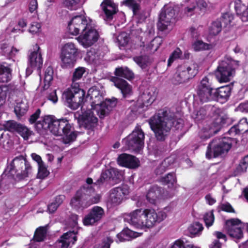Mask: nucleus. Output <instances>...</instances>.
<instances>
[{
	"label": "nucleus",
	"mask_w": 248,
	"mask_h": 248,
	"mask_svg": "<svg viewBox=\"0 0 248 248\" xmlns=\"http://www.w3.org/2000/svg\"><path fill=\"white\" fill-rule=\"evenodd\" d=\"M148 123L155 138L159 141L166 140L172 127L181 130L184 126L183 120L177 118L175 114L167 108L159 109L149 119Z\"/></svg>",
	"instance_id": "obj_1"
},
{
	"label": "nucleus",
	"mask_w": 248,
	"mask_h": 248,
	"mask_svg": "<svg viewBox=\"0 0 248 248\" xmlns=\"http://www.w3.org/2000/svg\"><path fill=\"white\" fill-rule=\"evenodd\" d=\"M166 217L164 212L157 213L152 208H139L128 214L124 219L137 229H145L153 227Z\"/></svg>",
	"instance_id": "obj_2"
},
{
	"label": "nucleus",
	"mask_w": 248,
	"mask_h": 248,
	"mask_svg": "<svg viewBox=\"0 0 248 248\" xmlns=\"http://www.w3.org/2000/svg\"><path fill=\"white\" fill-rule=\"evenodd\" d=\"M94 193V189L92 186H83L71 199V206L76 210H83L92 204L98 203L101 197L99 194L93 196Z\"/></svg>",
	"instance_id": "obj_3"
},
{
	"label": "nucleus",
	"mask_w": 248,
	"mask_h": 248,
	"mask_svg": "<svg viewBox=\"0 0 248 248\" xmlns=\"http://www.w3.org/2000/svg\"><path fill=\"white\" fill-rule=\"evenodd\" d=\"M32 172V167L22 155L15 157L4 171L3 175L8 177L22 180L28 177Z\"/></svg>",
	"instance_id": "obj_4"
},
{
	"label": "nucleus",
	"mask_w": 248,
	"mask_h": 248,
	"mask_svg": "<svg viewBox=\"0 0 248 248\" xmlns=\"http://www.w3.org/2000/svg\"><path fill=\"white\" fill-rule=\"evenodd\" d=\"M85 95V92L79 88V84L74 83L62 93V100L67 107L76 110L82 105Z\"/></svg>",
	"instance_id": "obj_5"
},
{
	"label": "nucleus",
	"mask_w": 248,
	"mask_h": 248,
	"mask_svg": "<svg viewBox=\"0 0 248 248\" xmlns=\"http://www.w3.org/2000/svg\"><path fill=\"white\" fill-rule=\"evenodd\" d=\"M234 141H236V139L231 137L213 140L207 146L206 157L208 159L216 158L228 152L232 146V142Z\"/></svg>",
	"instance_id": "obj_6"
},
{
	"label": "nucleus",
	"mask_w": 248,
	"mask_h": 248,
	"mask_svg": "<svg viewBox=\"0 0 248 248\" xmlns=\"http://www.w3.org/2000/svg\"><path fill=\"white\" fill-rule=\"evenodd\" d=\"M62 121L63 118L58 119L54 116H45L42 120L37 121L35 129L41 135H45L49 130L54 135L59 136L60 135Z\"/></svg>",
	"instance_id": "obj_7"
},
{
	"label": "nucleus",
	"mask_w": 248,
	"mask_h": 248,
	"mask_svg": "<svg viewBox=\"0 0 248 248\" xmlns=\"http://www.w3.org/2000/svg\"><path fill=\"white\" fill-rule=\"evenodd\" d=\"M79 50L73 43H67L61 49L60 58L62 68H72L77 62Z\"/></svg>",
	"instance_id": "obj_8"
},
{
	"label": "nucleus",
	"mask_w": 248,
	"mask_h": 248,
	"mask_svg": "<svg viewBox=\"0 0 248 248\" xmlns=\"http://www.w3.org/2000/svg\"><path fill=\"white\" fill-rule=\"evenodd\" d=\"M240 62L231 59L221 61L219 63L215 75L218 81L222 82H227L230 81V77L232 73L239 65Z\"/></svg>",
	"instance_id": "obj_9"
},
{
	"label": "nucleus",
	"mask_w": 248,
	"mask_h": 248,
	"mask_svg": "<svg viewBox=\"0 0 248 248\" xmlns=\"http://www.w3.org/2000/svg\"><path fill=\"white\" fill-rule=\"evenodd\" d=\"M199 66L194 63L191 66L183 64L179 65L172 79L174 84H183L193 78L198 73Z\"/></svg>",
	"instance_id": "obj_10"
},
{
	"label": "nucleus",
	"mask_w": 248,
	"mask_h": 248,
	"mask_svg": "<svg viewBox=\"0 0 248 248\" xmlns=\"http://www.w3.org/2000/svg\"><path fill=\"white\" fill-rule=\"evenodd\" d=\"M214 89L209 78L205 76L196 87V96L202 103L213 101L215 97Z\"/></svg>",
	"instance_id": "obj_11"
},
{
	"label": "nucleus",
	"mask_w": 248,
	"mask_h": 248,
	"mask_svg": "<svg viewBox=\"0 0 248 248\" xmlns=\"http://www.w3.org/2000/svg\"><path fill=\"white\" fill-rule=\"evenodd\" d=\"M144 133L142 129L136 127L123 141L129 149L140 152L144 146Z\"/></svg>",
	"instance_id": "obj_12"
},
{
	"label": "nucleus",
	"mask_w": 248,
	"mask_h": 248,
	"mask_svg": "<svg viewBox=\"0 0 248 248\" xmlns=\"http://www.w3.org/2000/svg\"><path fill=\"white\" fill-rule=\"evenodd\" d=\"M92 24L86 18L82 16H74L68 24V29L69 32L74 35H77L89 28Z\"/></svg>",
	"instance_id": "obj_13"
},
{
	"label": "nucleus",
	"mask_w": 248,
	"mask_h": 248,
	"mask_svg": "<svg viewBox=\"0 0 248 248\" xmlns=\"http://www.w3.org/2000/svg\"><path fill=\"white\" fill-rule=\"evenodd\" d=\"M99 34L98 31L90 25L86 31L82 32L78 37V42L84 47H90L98 40Z\"/></svg>",
	"instance_id": "obj_14"
},
{
	"label": "nucleus",
	"mask_w": 248,
	"mask_h": 248,
	"mask_svg": "<svg viewBox=\"0 0 248 248\" xmlns=\"http://www.w3.org/2000/svg\"><path fill=\"white\" fill-rule=\"evenodd\" d=\"M104 216V210L100 206H94L83 218V224L86 226L96 225Z\"/></svg>",
	"instance_id": "obj_15"
},
{
	"label": "nucleus",
	"mask_w": 248,
	"mask_h": 248,
	"mask_svg": "<svg viewBox=\"0 0 248 248\" xmlns=\"http://www.w3.org/2000/svg\"><path fill=\"white\" fill-rule=\"evenodd\" d=\"M242 221L238 218H231L226 220L225 228L229 235L236 240H239L243 237V232L240 225Z\"/></svg>",
	"instance_id": "obj_16"
},
{
	"label": "nucleus",
	"mask_w": 248,
	"mask_h": 248,
	"mask_svg": "<svg viewBox=\"0 0 248 248\" xmlns=\"http://www.w3.org/2000/svg\"><path fill=\"white\" fill-rule=\"evenodd\" d=\"M59 136H63L62 142L64 144H69L76 140L78 136V132L72 131V125L66 118H63Z\"/></svg>",
	"instance_id": "obj_17"
},
{
	"label": "nucleus",
	"mask_w": 248,
	"mask_h": 248,
	"mask_svg": "<svg viewBox=\"0 0 248 248\" xmlns=\"http://www.w3.org/2000/svg\"><path fill=\"white\" fill-rule=\"evenodd\" d=\"M78 120L84 125V128L88 130L87 133L89 135L93 134L94 128L96 125L98 119L93 115V112L90 109L82 112V114L79 116Z\"/></svg>",
	"instance_id": "obj_18"
},
{
	"label": "nucleus",
	"mask_w": 248,
	"mask_h": 248,
	"mask_svg": "<svg viewBox=\"0 0 248 248\" xmlns=\"http://www.w3.org/2000/svg\"><path fill=\"white\" fill-rule=\"evenodd\" d=\"M110 81L121 91L123 98H125L132 95V86L124 79L116 77H112Z\"/></svg>",
	"instance_id": "obj_19"
},
{
	"label": "nucleus",
	"mask_w": 248,
	"mask_h": 248,
	"mask_svg": "<svg viewBox=\"0 0 248 248\" xmlns=\"http://www.w3.org/2000/svg\"><path fill=\"white\" fill-rule=\"evenodd\" d=\"M101 6L105 14L104 20L107 21H112L114 15L118 12V6L112 0H104Z\"/></svg>",
	"instance_id": "obj_20"
},
{
	"label": "nucleus",
	"mask_w": 248,
	"mask_h": 248,
	"mask_svg": "<svg viewBox=\"0 0 248 248\" xmlns=\"http://www.w3.org/2000/svg\"><path fill=\"white\" fill-rule=\"evenodd\" d=\"M87 95L90 98L92 109L97 110L100 108L104 101V96L100 91L95 87L91 88Z\"/></svg>",
	"instance_id": "obj_21"
},
{
	"label": "nucleus",
	"mask_w": 248,
	"mask_h": 248,
	"mask_svg": "<svg viewBox=\"0 0 248 248\" xmlns=\"http://www.w3.org/2000/svg\"><path fill=\"white\" fill-rule=\"evenodd\" d=\"M117 161L120 166L128 168H136L139 165V161L136 157L125 153L119 155L117 158Z\"/></svg>",
	"instance_id": "obj_22"
},
{
	"label": "nucleus",
	"mask_w": 248,
	"mask_h": 248,
	"mask_svg": "<svg viewBox=\"0 0 248 248\" xmlns=\"http://www.w3.org/2000/svg\"><path fill=\"white\" fill-rule=\"evenodd\" d=\"M174 11L172 9L162 12L159 15V20L157 23L158 29L160 31L166 30L170 24L171 20L174 18Z\"/></svg>",
	"instance_id": "obj_23"
},
{
	"label": "nucleus",
	"mask_w": 248,
	"mask_h": 248,
	"mask_svg": "<svg viewBox=\"0 0 248 248\" xmlns=\"http://www.w3.org/2000/svg\"><path fill=\"white\" fill-rule=\"evenodd\" d=\"M129 194V188L127 185H122L120 186L113 188L111 190V200L112 202L119 204L124 197Z\"/></svg>",
	"instance_id": "obj_24"
},
{
	"label": "nucleus",
	"mask_w": 248,
	"mask_h": 248,
	"mask_svg": "<svg viewBox=\"0 0 248 248\" xmlns=\"http://www.w3.org/2000/svg\"><path fill=\"white\" fill-rule=\"evenodd\" d=\"M117 103L118 99L115 97L104 100L102 105L97 110L99 117L102 119L108 115L112 108L116 106Z\"/></svg>",
	"instance_id": "obj_25"
},
{
	"label": "nucleus",
	"mask_w": 248,
	"mask_h": 248,
	"mask_svg": "<svg viewBox=\"0 0 248 248\" xmlns=\"http://www.w3.org/2000/svg\"><path fill=\"white\" fill-rule=\"evenodd\" d=\"M231 93V88L229 86H222L218 88H214V95L215 96L213 101L221 103L226 102Z\"/></svg>",
	"instance_id": "obj_26"
},
{
	"label": "nucleus",
	"mask_w": 248,
	"mask_h": 248,
	"mask_svg": "<svg viewBox=\"0 0 248 248\" xmlns=\"http://www.w3.org/2000/svg\"><path fill=\"white\" fill-rule=\"evenodd\" d=\"M77 231H70L64 233L57 242L61 248H68L71 244L74 245L77 241Z\"/></svg>",
	"instance_id": "obj_27"
},
{
	"label": "nucleus",
	"mask_w": 248,
	"mask_h": 248,
	"mask_svg": "<svg viewBox=\"0 0 248 248\" xmlns=\"http://www.w3.org/2000/svg\"><path fill=\"white\" fill-rule=\"evenodd\" d=\"M248 132V122L246 118L241 119L237 124L232 126L228 131L232 136L240 135Z\"/></svg>",
	"instance_id": "obj_28"
},
{
	"label": "nucleus",
	"mask_w": 248,
	"mask_h": 248,
	"mask_svg": "<svg viewBox=\"0 0 248 248\" xmlns=\"http://www.w3.org/2000/svg\"><path fill=\"white\" fill-rule=\"evenodd\" d=\"M12 65L3 62L0 64V82H8L12 79Z\"/></svg>",
	"instance_id": "obj_29"
},
{
	"label": "nucleus",
	"mask_w": 248,
	"mask_h": 248,
	"mask_svg": "<svg viewBox=\"0 0 248 248\" xmlns=\"http://www.w3.org/2000/svg\"><path fill=\"white\" fill-rule=\"evenodd\" d=\"M40 48H38L37 51L32 52L29 57V62L30 66L33 69L40 70L43 65V59L42 55L39 52Z\"/></svg>",
	"instance_id": "obj_30"
},
{
	"label": "nucleus",
	"mask_w": 248,
	"mask_h": 248,
	"mask_svg": "<svg viewBox=\"0 0 248 248\" xmlns=\"http://www.w3.org/2000/svg\"><path fill=\"white\" fill-rule=\"evenodd\" d=\"M163 193V189L157 185H153L149 189L146 199L151 203H155V201L160 198Z\"/></svg>",
	"instance_id": "obj_31"
},
{
	"label": "nucleus",
	"mask_w": 248,
	"mask_h": 248,
	"mask_svg": "<svg viewBox=\"0 0 248 248\" xmlns=\"http://www.w3.org/2000/svg\"><path fill=\"white\" fill-rule=\"evenodd\" d=\"M177 177L174 172L167 173L159 178L158 182L163 185L167 186L169 188H172L177 183Z\"/></svg>",
	"instance_id": "obj_32"
},
{
	"label": "nucleus",
	"mask_w": 248,
	"mask_h": 248,
	"mask_svg": "<svg viewBox=\"0 0 248 248\" xmlns=\"http://www.w3.org/2000/svg\"><path fill=\"white\" fill-rule=\"evenodd\" d=\"M115 77H122L131 80L134 78V73L127 67H118L115 68L114 73Z\"/></svg>",
	"instance_id": "obj_33"
},
{
	"label": "nucleus",
	"mask_w": 248,
	"mask_h": 248,
	"mask_svg": "<svg viewBox=\"0 0 248 248\" xmlns=\"http://www.w3.org/2000/svg\"><path fill=\"white\" fill-rule=\"evenodd\" d=\"M170 248H199L194 246L190 240L182 237L175 240L171 246Z\"/></svg>",
	"instance_id": "obj_34"
},
{
	"label": "nucleus",
	"mask_w": 248,
	"mask_h": 248,
	"mask_svg": "<svg viewBox=\"0 0 248 248\" xmlns=\"http://www.w3.org/2000/svg\"><path fill=\"white\" fill-rule=\"evenodd\" d=\"M28 109L27 103L22 100L16 101V105L14 108V112L17 117H20L26 113Z\"/></svg>",
	"instance_id": "obj_35"
},
{
	"label": "nucleus",
	"mask_w": 248,
	"mask_h": 248,
	"mask_svg": "<svg viewBox=\"0 0 248 248\" xmlns=\"http://www.w3.org/2000/svg\"><path fill=\"white\" fill-rule=\"evenodd\" d=\"M65 196L60 195L55 198L54 200L47 205V210L50 213H54L62 204L65 199Z\"/></svg>",
	"instance_id": "obj_36"
},
{
	"label": "nucleus",
	"mask_w": 248,
	"mask_h": 248,
	"mask_svg": "<svg viewBox=\"0 0 248 248\" xmlns=\"http://www.w3.org/2000/svg\"><path fill=\"white\" fill-rule=\"evenodd\" d=\"M234 18V16L233 14L226 12L223 13L221 17L217 19L220 21L224 27H227L232 25Z\"/></svg>",
	"instance_id": "obj_37"
},
{
	"label": "nucleus",
	"mask_w": 248,
	"mask_h": 248,
	"mask_svg": "<svg viewBox=\"0 0 248 248\" xmlns=\"http://www.w3.org/2000/svg\"><path fill=\"white\" fill-rule=\"evenodd\" d=\"M236 14L238 16L248 7V0H235L233 2Z\"/></svg>",
	"instance_id": "obj_38"
},
{
	"label": "nucleus",
	"mask_w": 248,
	"mask_h": 248,
	"mask_svg": "<svg viewBox=\"0 0 248 248\" xmlns=\"http://www.w3.org/2000/svg\"><path fill=\"white\" fill-rule=\"evenodd\" d=\"M16 133L20 135L25 140H28L29 137L33 134L31 130L20 123Z\"/></svg>",
	"instance_id": "obj_39"
},
{
	"label": "nucleus",
	"mask_w": 248,
	"mask_h": 248,
	"mask_svg": "<svg viewBox=\"0 0 248 248\" xmlns=\"http://www.w3.org/2000/svg\"><path fill=\"white\" fill-rule=\"evenodd\" d=\"M134 232L129 229H124L117 235L120 242L130 240L133 236Z\"/></svg>",
	"instance_id": "obj_40"
},
{
	"label": "nucleus",
	"mask_w": 248,
	"mask_h": 248,
	"mask_svg": "<svg viewBox=\"0 0 248 248\" xmlns=\"http://www.w3.org/2000/svg\"><path fill=\"white\" fill-rule=\"evenodd\" d=\"M19 124L20 123L14 120H9L5 122L3 124V127L5 131L16 133Z\"/></svg>",
	"instance_id": "obj_41"
},
{
	"label": "nucleus",
	"mask_w": 248,
	"mask_h": 248,
	"mask_svg": "<svg viewBox=\"0 0 248 248\" xmlns=\"http://www.w3.org/2000/svg\"><path fill=\"white\" fill-rule=\"evenodd\" d=\"M192 46L195 51L210 50L213 48L212 45L204 43L202 40H197Z\"/></svg>",
	"instance_id": "obj_42"
},
{
	"label": "nucleus",
	"mask_w": 248,
	"mask_h": 248,
	"mask_svg": "<svg viewBox=\"0 0 248 248\" xmlns=\"http://www.w3.org/2000/svg\"><path fill=\"white\" fill-rule=\"evenodd\" d=\"M223 26L218 19L212 22L209 28V33L212 35H217L220 33Z\"/></svg>",
	"instance_id": "obj_43"
},
{
	"label": "nucleus",
	"mask_w": 248,
	"mask_h": 248,
	"mask_svg": "<svg viewBox=\"0 0 248 248\" xmlns=\"http://www.w3.org/2000/svg\"><path fill=\"white\" fill-rule=\"evenodd\" d=\"M53 68L51 66H49L46 70L45 72V77H44V82L45 87H47V88L50 85V83L51 81L53 80Z\"/></svg>",
	"instance_id": "obj_44"
},
{
	"label": "nucleus",
	"mask_w": 248,
	"mask_h": 248,
	"mask_svg": "<svg viewBox=\"0 0 248 248\" xmlns=\"http://www.w3.org/2000/svg\"><path fill=\"white\" fill-rule=\"evenodd\" d=\"M134 61L142 69H145L150 63L149 58L147 56L135 57Z\"/></svg>",
	"instance_id": "obj_45"
},
{
	"label": "nucleus",
	"mask_w": 248,
	"mask_h": 248,
	"mask_svg": "<svg viewBox=\"0 0 248 248\" xmlns=\"http://www.w3.org/2000/svg\"><path fill=\"white\" fill-rule=\"evenodd\" d=\"M226 123V119L224 117L218 116L212 123V127L215 128L214 134H217Z\"/></svg>",
	"instance_id": "obj_46"
},
{
	"label": "nucleus",
	"mask_w": 248,
	"mask_h": 248,
	"mask_svg": "<svg viewBox=\"0 0 248 248\" xmlns=\"http://www.w3.org/2000/svg\"><path fill=\"white\" fill-rule=\"evenodd\" d=\"M85 72L86 68L85 67H78L76 68L72 75V84L77 83L76 81L79 80L82 78L83 75L85 73Z\"/></svg>",
	"instance_id": "obj_47"
},
{
	"label": "nucleus",
	"mask_w": 248,
	"mask_h": 248,
	"mask_svg": "<svg viewBox=\"0 0 248 248\" xmlns=\"http://www.w3.org/2000/svg\"><path fill=\"white\" fill-rule=\"evenodd\" d=\"M46 234V230L43 227L37 228L34 232L33 239L35 241L40 242L44 241Z\"/></svg>",
	"instance_id": "obj_48"
},
{
	"label": "nucleus",
	"mask_w": 248,
	"mask_h": 248,
	"mask_svg": "<svg viewBox=\"0 0 248 248\" xmlns=\"http://www.w3.org/2000/svg\"><path fill=\"white\" fill-rule=\"evenodd\" d=\"M162 42L163 40L161 37L159 36L156 37L150 42L147 48L153 50V51H156L160 47Z\"/></svg>",
	"instance_id": "obj_49"
},
{
	"label": "nucleus",
	"mask_w": 248,
	"mask_h": 248,
	"mask_svg": "<svg viewBox=\"0 0 248 248\" xmlns=\"http://www.w3.org/2000/svg\"><path fill=\"white\" fill-rule=\"evenodd\" d=\"M203 229L202 224L195 222L191 224L188 228L189 232L192 235H196L201 232Z\"/></svg>",
	"instance_id": "obj_50"
},
{
	"label": "nucleus",
	"mask_w": 248,
	"mask_h": 248,
	"mask_svg": "<svg viewBox=\"0 0 248 248\" xmlns=\"http://www.w3.org/2000/svg\"><path fill=\"white\" fill-rule=\"evenodd\" d=\"M206 113V109L203 108H201L198 110H195L193 112L192 117L195 122H199L205 118Z\"/></svg>",
	"instance_id": "obj_51"
},
{
	"label": "nucleus",
	"mask_w": 248,
	"mask_h": 248,
	"mask_svg": "<svg viewBox=\"0 0 248 248\" xmlns=\"http://www.w3.org/2000/svg\"><path fill=\"white\" fill-rule=\"evenodd\" d=\"M142 104L144 106H148L152 104L155 100L154 96H152L150 93H143L140 96Z\"/></svg>",
	"instance_id": "obj_52"
},
{
	"label": "nucleus",
	"mask_w": 248,
	"mask_h": 248,
	"mask_svg": "<svg viewBox=\"0 0 248 248\" xmlns=\"http://www.w3.org/2000/svg\"><path fill=\"white\" fill-rule=\"evenodd\" d=\"M9 91L8 86H0V107L5 103Z\"/></svg>",
	"instance_id": "obj_53"
},
{
	"label": "nucleus",
	"mask_w": 248,
	"mask_h": 248,
	"mask_svg": "<svg viewBox=\"0 0 248 248\" xmlns=\"http://www.w3.org/2000/svg\"><path fill=\"white\" fill-rule=\"evenodd\" d=\"M203 219L206 226L207 228L211 227L213 224L215 219L213 210L205 213Z\"/></svg>",
	"instance_id": "obj_54"
},
{
	"label": "nucleus",
	"mask_w": 248,
	"mask_h": 248,
	"mask_svg": "<svg viewBox=\"0 0 248 248\" xmlns=\"http://www.w3.org/2000/svg\"><path fill=\"white\" fill-rule=\"evenodd\" d=\"M182 54V52L179 48L174 50L168 60V66H170L175 60L180 58Z\"/></svg>",
	"instance_id": "obj_55"
},
{
	"label": "nucleus",
	"mask_w": 248,
	"mask_h": 248,
	"mask_svg": "<svg viewBox=\"0 0 248 248\" xmlns=\"http://www.w3.org/2000/svg\"><path fill=\"white\" fill-rule=\"evenodd\" d=\"M248 166V155L243 157L241 160L237 169L238 171L245 172Z\"/></svg>",
	"instance_id": "obj_56"
},
{
	"label": "nucleus",
	"mask_w": 248,
	"mask_h": 248,
	"mask_svg": "<svg viewBox=\"0 0 248 248\" xmlns=\"http://www.w3.org/2000/svg\"><path fill=\"white\" fill-rule=\"evenodd\" d=\"M49 172L46 168L44 166L43 164L39 166L38 171L37 173V178L39 179H44L48 176Z\"/></svg>",
	"instance_id": "obj_57"
},
{
	"label": "nucleus",
	"mask_w": 248,
	"mask_h": 248,
	"mask_svg": "<svg viewBox=\"0 0 248 248\" xmlns=\"http://www.w3.org/2000/svg\"><path fill=\"white\" fill-rule=\"evenodd\" d=\"M167 168V164L165 160L163 161L155 170V173L156 175H161L165 172Z\"/></svg>",
	"instance_id": "obj_58"
},
{
	"label": "nucleus",
	"mask_w": 248,
	"mask_h": 248,
	"mask_svg": "<svg viewBox=\"0 0 248 248\" xmlns=\"http://www.w3.org/2000/svg\"><path fill=\"white\" fill-rule=\"evenodd\" d=\"M196 6L194 4L186 7L184 9V15L187 17H191L195 14Z\"/></svg>",
	"instance_id": "obj_59"
},
{
	"label": "nucleus",
	"mask_w": 248,
	"mask_h": 248,
	"mask_svg": "<svg viewBox=\"0 0 248 248\" xmlns=\"http://www.w3.org/2000/svg\"><path fill=\"white\" fill-rule=\"evenodd\" d=\"M109 172L110 174V179L115 181L120 179L121 173L117 169L114 168L109 169Z\"/></svg>",
	"instance_id": "obj_60"
},
{
	"label": "nucleus",
	"mask_w": 248,
	"mask_h": 248,
	"mask_svg": "<svg viewBox=\"0 0 248 248\" xmlns=\"http://www.w3.org/2000/svg\"><path fill=\"white\" fill-rule=\"evenodd\" d=\"M80 1V0H63V3L66 7L72 10Z\"/></svg>",
	"instance_id": "obj_61"
},
{
	"label": "nucleus",
	"mask_w": 248,
	"mask_h": 248,
	"mask_svg": "<svg viewBox=\"0 0 248 248\" xmlns=\"http://www.w3.org/2000/svg\"><path fill=\"white\" fill-rule=\"evenodd\" d=\"M117 40L120 46H125L129 42L128 37L124 33L119 35L118 37Z\"/></svg>",
	"instance_id": "obj_62"
},
{
	"label": "nucleus",
	"mask_w": 248,
	"mask_h": 248,
	"mask_svg": "<svg viewBox=\"0 0 248 248\" xmlns=\"http://www.w3.org/2000/svg\"><path fill=\"white\" fill-rule=\"evenodd\" d=\"M41 27V26L39 23L34 22L31 24L29 31L31 33L34 34L40 31Z\"/></svg>",
	"instance_id": "obj_63"
},
{
	"label": "nucleus",
	"mask_w": 248,
	"mask_h": 248,
	"mask_svg": "<svg viewBox=\"0 0 248 248\" xmlns=\"http://www.w3.org/2000/svg\"><path fill=\"white\" fill-rule=\"evenodd\" d=\"M113 242V240L110 237H107L104 239L100 245L99 248H110L111 244Z\"/></svg>",
	"instance_id": "obj_64"
}]
</instances>
